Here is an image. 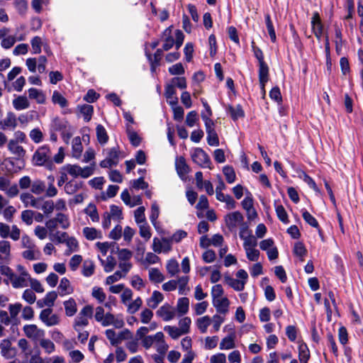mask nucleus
Here are the masks:
<instances>
[{
    "instance_id": "11",
    "label": "nucleus",
    "mask_w": 363,
    "mask_h": 363,
    "mask_svg": "<svg viewBox=\"0 0 363 363\" xmlns=\"http://www.w3.org/2000/svg\"><path fill=\"white\" fill-rule=\"evenodd\" d=\"M39 319L48 327L57 325L60 323V317L57 314H53L52 310L50 308L41 311Z\"/></svg>"
},
{
    "instance_id": "9",
    "label": "nucleus",
    "mask_w": 363,
    "mask_h": 363,
    "mask_svg": "<svg viewBox=\"0 0 363 363\" xmlns=\"http://www.w3.org/2000/svg\"><path fill=\"white\" fill-rule=\"evenodd\" d=\"M152 250L157 254L162 252L168 253L172 250V242L169 239L166 238L162 239L155 238L152 240Z\"/></svg>"
},
{
    "instance_id": "43",
    "label": "nucleus",
    "mask_w": 363,
    "mask_h": 363,
    "mask_svg": "<svg viewBox=\"0 0 363 363\" xmlns=\"http://www.w3.org/2000/svg\"><path fill=\"white\" fill-rule=\"evenodd\" d=\"M81 187L82 184L80 182H78L77 181L72 179L65 184L64 189L65 191L67 194H73L76 191H77Z\"/></svg>"
},
{
    "instance_id": "32",
    "label": "nucleus",
    "mask_w": 363,
    "mask_h": 363,
    "mask_svg": "<svg viewBox=\"0 0 363 363\" xmlns=\"http://www.w3.org/2000/svg\"><path fill=\"white\" fill-rule=\"evenodd\" d=\"M58 290L60 295L62 296L70 294L73 292V288L70 285L69 281L66 277H64L61 279L58 286Z\"/></svg>"
},
{
    "instance_id": "34",
    "label": "nucleus",
    "mask_w": 363,
    "mask_h": 363,
    "mask_svg": "<svg viewBox=\"0 0 363 363\" xmlns=\"http://www.w3.org/2000/svg\"><path fill=\"white\" fill-rule=\"evenodd\" d=\"M13 108L17 111H21L28 108L30 103L26 96H18L13 100Z\"/></svg>"
},
{
    "instance_id": "59",
    "label": "nucleus",
    "mask_w": 363,
    "mask_h": 363,
    "mask_svg": "<svg viewBox=\"0 0 363 363\" xmlns=\"http://www.w3.org/2000/svg\"><path fill=\"white\" fill-rule=\"evenodd\" d=\"M223 172L225 177V179L228 183L232 184L235 181L236 175L232 167L225 166L223 168Z\"/></svg>"
},
{
    "instance_id": "48",
    "label": "nucleus",
    "mask_w": 363,
    "mask_h": 363,
    "mask_svg": "<svg viewBox=\"0 0 363 363\" xmlns=\"http://www.w3.org/2000/svg\"><path fill=\"white\" fill-rule=\"evenodd\" d=\"M11 243L7 240H0V252L4 255L5 260L9 262L11 257Z\"/></svg>"
},
{
    "instance_id": "33",
    "label": "nucleus",
    "mask_w": 363,
    "mask_h": 363,
    "mask_svg": "<svg viewBox=\"0 0 363 363\" xmlns=\"http://www.w3.org/2000/svg\"><path fill=\"white\" fill-rule=\"evenodd\" d=\"M99 259L100 261L101 264L104 267V271L106 273L112 272L116 265V261L115 258L111 255L108 256L106 260L101 259L99 257Z\"/></svg>"
},
{
    "instance_id": "19",
    "label": "nucleus",
    "mask_w": 363,
    "mask_h": 363,
    "mask_svg": "<svg viewBox=\"0 0 363 363\" xmlns=\"http://www.w3.org/2000/svg\"><path fill=\"white\" fill-rule=\"evenodd\" d=\"M1 354L6 359H11L14 357L15 351L11 347V342L9 340H3L0 344Z\"/></svg>"
},
{
    "instance_id": "64",
    "label": "nucleus",
    "mask_w": 363,
    "mask_h": 363,
    "mask_svg": "<svg viewBox=\"0 0 363 363\" xmlns=\"http://www.w3.org/2000/svg\"><path fill=\"white\" fill-rule=\"evenodd\" d=\"M29 137L35 143H40L43 140V133L39 128L32 129L29 133Z\"/></svg>"
},
{
    "instance_id": "12",
    "label": "nucleus",
    "mask_w": 363,
    "mask_h": 363,
    "mask_svg": "<svg viewBox=\"0 0 363 363\" xmlns=\"http://www.w3.org/2000/svg\"><path fill=\"white\" fill-rule=\"evenodd\" d=\"M243 220L244 217L239 211L230 213L225 217V225L231 231L235 230L238 225H241Z\"/></svg>"
},
{
    "instance_id": "61",
    "label": "nucleus",
    "mask_w": 363,
    "mask_h": 363,
    "mask_svg": "<svg viewBox=\"0 0 363 363\" xmlns=\"http://www.w3.org/2000/svg\"><path fill=\"white\" fill-rule=\"evenodd\" d=\"M33 54H40L43 45L42 39L39 36L33 37L30 40Z\"/></svg>"
},
{
    "instance_id": "52",
    "label": "nucleus",
    "mask_w": 363,
    "mask_h": 363,
    "mask_svg": "<svg viewBox=\"0 0 363 363\" xmlns=\"http://www.w3.org/2000/svg\"><path fill=\"white\" fill-rule=\"evenodd\" d=\"M9 311L10 314V317L12 320H16L18 318V315L21 311L22 304L21 303H15L9 305Z\"/></svg>"
},
{
    "instance_id": "4",
    "label": "nucleus",
    "mask_w": 363,
    "mask_h": 363,
    "mask_svg": "<svg viewBox=\"0 0 363 363\" xmlns=\"http://www.w3.org/2000/svg\"><path fill=\"white\" fill-rule=\"evenodd\" d=\"M106 158L100 162L102 168H111L116 166L119 161L121 152L118 146L104 150Z\"/></svg>"
},
{
    "instance_id": "37",
    "label": "nucleus",
    "mask_w": 363,
    "mask_h": 363,
    "mask_svg": "<svg viewBox=\"0 0 363 363\" xmlns=\"http://www.w3.org/2000/svg\"><path fill=\"white\" fill-rule=\"evenodd\" d=\"M189 308V300L186 297H182L178 299L177 303V310L180 315L188 313Z\"/></svg>"
},
{
    "instance_id": "25",
    "label": "nucleus",
    "mask_w": 363,
    "mask_h": 363,
    "mask_svg": "<svg viewBox=\"0 0 363 363\" xmlns=\"http://www.w3.org/2000/svg\"><path fill=\"white\" fill-rule=\"evenodd\" d=\"M220 350H231L235 347V333H231L223 337L219 346Z\"/></svg>"
},
{
    "instance_id": "45",
    "label": "nucleus",
    "mask_w": 363,
    "mask_h": 363,
    "mask_svg": "<svg viewBox=\"0 0 363 363\" xmlns=\"http://www.w3.org/2000/svg\"><path fill=\"white\" fill-rule=\"evenodd\" d=\"M52 101L55 104H58L61 108L67 107V100L57 91H54L52 96Z\"/></svg>"
},
{
    "instance_id": "21",
    "label": "nucleus",
    "mask_w": 363,
    "mask_h": 363,
    "mask_svg": "<svg viewBox=\"0 0 363 363\" xmlns=\"http://www.w3.org/2000/svg\"><path fill=\"white\" fill-rule=\"evenodd\" d=\"M176 94H177L176 89L172 87V85H168L167 84L165 85V88H164V96L167 99V103L170 106L177 105L178 98Z\"/></svg>"
},
{
    "instance_id": "7",
    "label": "nucleus",
    "mask_w": 363,
    "mask_h": 363,
    "mask_svg": "<svg viewBox=\"0 0 363 363\" xmlns=\"http://www.w3.org/2000/svg\"><path fill=\"white\" fill-rule=\"evenodd\" d=\"M50 150L48 145L39 147L33 154V164L36 166L45 164L50 160Z\"/></svg>"
},
{
    "instance_id": "41",
    "label": "nucleus",
    "mask_w": 363,
    "mask_h": 363,
    "mask_svg": "<svg viewBox=\"0 0 363 363\" xmlns=\"http://www.w3.org/2000/svg\"><path fill=\"white\" fill-rule=\"evenodd\" d=\"M30 188L31 192L33 194L40 195L44 193L46 186L44 182L39 179H36L31 182Z\"/></svg>"
},
{
    "instance_id": "44",
    "label": "nucleus",
    "mask_w": 363,
    "mask_h": 363,
    "mask_svg": "<svg viewBox=\"0 0 363 363\" xmlns=\"http://www.w3.org/2000/svg\"><path fill=\"white\" fill-rule=\"evenodd\" d=\"M84 213L89 216L93 222L99 221V216L96 206L93 203H89L84 209Z\"/></svg>"
},
{
    "instance_id": "24",
    "label": "nucleus",
    "mask_w": 363,
    "mask_h": 363,
    "mask_svg": "<svg viewBox=\"0 0 363 363\" xmlns=\"http://www.w3.org/2000/svg\"><path fill=\"white\" fill-rule=\"evenodd\" d=\"M163 299L164 296L161 292L158 291H154L152 294V296L147 299V305L149 308L155 309L163 301Z\"/></svg>"
},
{
    "instance_id": "62",
    "label": "nucleus",
    "mask_w": 363,
    "mask_h": 363,
    "mask_svg": "<svg viewBox=\"0 0 363 363\" xmlns=\"http://www.w3.org/2000/svg\"><path fill=\"white\" fill-rule=\"evenodd\" d=\"M89 323L88 318L83 315H78L74 321V329L79 332Z\"/></svg>"
},
{
    "instance_id": "22",
    "label": "nucleus",
    "mask_w": 363,
    "mask_h": 363,
    "mask_svg": "<svg viewBox=\"0 0 363 363\" xmlns=\"http://www.w3.org/2000/svg\"><path fill=\"white\" fill-rule=\"evenodd\" d=\"M82 233L85 238L88 240L102 239L103 238L101 231L95 228L85 227L83 228Z\"/></svg>"
},
{
    "instance_id": "31",
    "label": "nucleus",
    "mask_w": 363,
    "mask_h": 363,
    "mask_svg": "<svg viewBox=\"0 0 363 363\" xmlns=\"http://www.w3.org/2000/svg\"><path fill=\"white\" fill-rule=\"evenodd\" d=\"M95 264L91 259H86L83 262L82 274L85 277H89L94 274Z\"/></svg>"
},
{
    "instance_id": "3",
    "label": "nucleus",
    "mask_w": 363,
    "mask_h": 363,
    "mask_svg": "<svg viewBox=\"0 0 363 363\" xmlns=\"http://www.w3.org/2000/svg\"><path fill=\"white\" fill-rule=\"evenodd\" d=\"M48 230H57L58 228L67 230L70 226V220L67 214L57 213L55 217L50 218L45 222Z\"/></svg>"
},
{
    "instance_id": "60",
    "label": "nucleus",
    "mask_w": 363,
    "mask_h": 363,
    "mask_svg": "<svg viewBox=\"0 0 363 363\" xmlns=\"http://www.w3.org/2000/svg\"><path fill=\"white\" fill-rule=\"evenodd\" d=\"M160 261V258L153 252H147L145 255V258L141 261L143 265L148 266L150 264H154Z\"/></svg>"
},
{
    "instance_id": "36",
    "label": "nucleus",
    "mask_w": 363,
    "mask_h": 363,
    "mask_svg": "<svg viewBox=\"0 0 363 363\" xmlns=\"http://www.w3.org/2000/svg\"><path fill=\"white\" fill-rule=\"evenodd\" d=\"M97 140L101 145H104L108 140V135L105 128L99 124L96 128Z\"/></svg>"
},
{
    "instance_id": "27",
    "label": "nucleus",
    "mask_w": 363,
    "mask_h": 363,
    "mask_svg": "<svg viewBox=\"0 0 363 363\" xmlns=\"http://www.w3.org/2000/svg\"><path fill=\"white\" fill-rule=\"evenodd\" d=\"M41 253L36 245L32 248H28L22 252V257L28 260H37L40 258Z\"/></svg>"
},
{
    "instance_id": "17",
    "label": "nucleus",
    "mask_w": 363,
    "mask_h": 363,
    "mask_svg": "<svg viewBox=\"0 0 363 363\" xmlns=\"http://www.w3.org/2000/svg\"><path fill=\"white\" fill-rule=\"evenodd\" d=\"M259 81L262 90L264 92L265 84L269 80V67L266 62L258 64Z\"/></svg>"
},
{
    "instance_id": "35",
    "label": "nucleus",
    "mask_w": 363,
    "mask_h": 363,
    "mask_svg": "<svg viewBox=\"0 0 363 363\" xmlns=\"http://www.w3.org/2000/svg\"><path fill=\"white\" fill-rule=\"evenodd\" d=\"M149 279L150 281L159 284L164 280V276L157 268L149 269Z\"/></svg>"
},
{
    "instance_id": "5",
    "label": "nucleus",
    "mask_w": 363,
    "mask_h": 363,
    "mask_svg": "<svg viewBox=\"0 0 363 363\" xmlns=\"http://www.w3.org/2000/svg\"><path fill=\"white\" fill-rule=\"evenodd\" d=\"M191 156L194 162L201 167L212 169L211 159L203 149L200 147L194 148L191 151Z\"/></svg>"
},
{
    "instance_id": "23",
    "label": "nucleus",
    "mask_w": 363,
    "mask_h": 363,
    "mask_svg": "<svg viewBox=\"0 0 363 363\" xmlns=\"http://www.w3.org/2000/svg\"><path fill=\"white\" fill-rule=\"evenodd\" d=\"M176 169L179 176L182 178L189 172V167L187 165L183 157H177L175 162Z\"/></svg>"
},
{
    "instance_id": "14",
    "label": "nucleus",
    "mask_w": 363,
    "mask_h": 363,
    "mask_svg": "<svg viewBox=\"0 0 363 363\" xmlns=\"http://www.w3.org/2000/svg\"><path fill=\"white\" fill-rule=\"evenodd\" d=\"M0 126L1 129L13 130L17 126V118L13 112H8L4 119L0 120Z\"/></svg>"
},
{
    "instance_id": "18",
    "label": "nucleus",
    "mask_w": 363,
    "mask_h": 363,
    "mask_svg": "<svg viewBox=\"0 0 363 363\" xmlns=\"http://www.w3.org/2000/svg\"><path fill=\"white\" fill-rule=\"evenodd\" d=\"M229 300L226 297H221L213 300V305L216 308L218 313L226 314L229 308Z\"/></svg>"
},
{
    "instance_id": "53",
    "label": "nucleus",
    "mask_w": 363,
    "mask_h": 363,
    "mask_svg": "<svg viewBox=\"0 0 363 363\" xmlns=\"http://www.w3.org/2000/svg\"><path fill=\"white\" fill-rule=\"evenodd\" d=\"M140 235L144 238L146 241L150 240L152 236L150 227L147 223H142L138 225Z\"/></svg>"
},
{
    "instance_id": "6",
    "label": "nucleus",
    "mask_w": 363,
    "mask_h": 363,
    "mask_svg": "<svg viewBox=\"0 0 363 363\" xmlns=\"http://www.w3.org/2000/svg\"><path fill=\"white\" fill-rule=\"evenodd\" d=\"M9 152L15 156L18 162V168L21 169L24 167V157L26 155L25 149L17 143L16 140H10L7 145Z\"/></svg>"
},
{
    "instance_id": "58",
    "label": "nucleus",
    "mask_w": 363,
    "mask_h": 363,
    "mask_svg": "<svg viewBox=\"0 0 363 363\" xmlns=\"http://www.w3.org/2000/svg\"><path fill=\"white\" fill-rule=\"evenodd\" d=\"M164 330L174 340L178 339L180 336L184 335L179 328L175 326L166 325L164 328Z\"/></svg>"
},
{
    "instance_id": "13",
    "label": "nucleus",
    "mask_w": 363,
    "mask_h": 363,
    "mask_svg": "<svg viewBox=\"0 0 363 363\" xmlns=\"http://www.w3.org/2000/svg\"><path fill=\"white\" fill-rule=\"evenodd\" d=\"M156 315L164 321L167 322L174 318L176 313L172 306L166 303L159 308L156 311Z\"/></svg>"
},
{
    "instance_id": "28",
    "label": "nucleus",
    "mask_w": 363,
    "mask_h": 363,
    "mask_svg": "<svg viewBox=\"0 0 363 363\" xmlns=\"http://www.w3.org/2000/svg\"><path fill=\"white\" fill-rule=\"evenodd\" d=\"M50 239L57 243H63L68 238V235L65 232H60L57 230H48Z\"/></svg>"
},
{
    "instance_id": "39",
    "label": "nucleus",
    "mask_w": 363,
    "mask_h": 363,
    "mask_svg": "<svg viewBox=\"0 0 363 363\" xmlns=\"http://www.w3.org/2000/svg\"><path fill=\"white\" fill-rule=\"evenodd\" d=\"M78 109L79 110L81 114L82 115L84 120L86 122H89L93 115L94 107L89 104H84L82 106H79Z\"/></svg>"
},
{
    "instance_id": "51",
    "label": "nucleus",
    "mask_w": 363,
    "mask_h": 363,
    "mask_svg": "<svg viewBox=\"0 0 363 363\" xmlns=\"http://www.w3.org/2000/svg\"><path fill=\"white\" fill-rule=\"evenodd\" d=\"M143 304V301L140 297H138L133 301L127 303V311L130 314L135 313Z\"/></svg>"
},
{
    "instance_id": "46",
    "label": "nucleus",
    "mask_w": 363,
    "mask_h": 363,
    "mask_svg": "<svg viewBox=\"0 0 363 363\" xmlns=\"http://www.w3.org/2000/svg\"><path fill=\"white\" fill-rule=\"evenodd\" d=\"M228 112L230 113L231 118L236 121L239 118L244 116V111L240 105H237L236 106H229L228 108Z\"/></svg>"
},
{
    "instance_id": "42",
    "label": "nucleus",
    "mask_w": 363,
    "mask_h": 363,
    "mask_svg": "<svg viewBox=\"0 0 363 363\" xmlns=\"http://www.w3.org/2000/svg\"><path fill=\"white\" fill-rule=\"evenodd\" d=\"M64 306L66 315L68 316L74 315L77 311L76 301L72 298H70L68 301H65Z\"/></svg>"
},
{
    "instance_id": "55",
    "label": "nucleus",
    "mask_w": 363,
    "mask_h": 363,
    "mask_svg": "<svg viewBox=\"0 0 363 363\" xmlns=\"http://www.w3.org/2000/svg\"><path fill=\"white\" fill-rule=\"evenodd\" d=\"M83 147L79 137H75L72 140V153L75 157H79L82 152Z\"/></svg>"
},
{
    "instance_id": "57",
    "label": "nucleus",
    "mask_w": 363,
    "mask_h": 363,
    "mask_svg": "<svg viewBox=\"0 0 363 363\" xmlns=\"http://www.w3.org/2000/svg\"><path fill=\"white\" fill-rule=\"evenodd\" d=\"M145 211V209L144 206H140L135 211L134 217L138 225L147 223Z\"/></svg>"
},
{
    "instance_id": "63",
    "label": "nucleus",
    "mask_w": 363,
    "mask_h": 363,
    "mask_svg": "<svg viewBox=\"0 0 363 363\" xmlns=\"http://www.w3.org/2000/svg\"><path fill=\"white\" fill-rule=\"evenodd\" d=\"M191 320L189 317H184L179 321V328L184 333V335L189 333Z\"/></svg>"
},
{
    "instance_id": "10",
    "label": "nucleus",
    "mask_w": 363,
    "mask_h": 363,
    "mask_svg": "<svg viewBox=\"0 0 363 363\" xmlns=\"http://www.w3.org/2000/svg\"><path fill=\"white\" fill-rule=\"evenodd\" d=\"M0 191H4L9 198H13L19 193L17 185H11V180L4 176L0 177Z\"/></svg>"
},
{
    "instance_id": "47",
    "label": "nucleus",
    "mask_w": 363,
    "mask_h": 363,
    "mask_svg": "<svg viewBox=\"0 0 363 363\" xmlns=\"http://www.w3.org/2000/svg\"><path fill=\"white\" fill-rule=\"evenodd\" d=\"M335 37L336 52L338 55H340L342 49L343 40L341 30L337 26L335 28Z\"/></svg>"
},
{
    "instance_id": "50",
    "label": "nucleus",
    "mask_w": 363,
    "mask_h": 363,
    "mask_svg": "<svg viewBox=\"0 0 363 363\" xmlns=\"http://www.w3.org/2000/svg\"><path fill=\"white\" fill-rule=\"evenodd\" d=\"M40 345L48 354H51L55 350V344L49 339H45V337L39 341Z\"/></svg>"
},
{
    "instance_id": "54",
    "label": "nucleus",
    "mask_w": 363,
    "mask_h": 363,
    "mask_svg": "<svg viewBox=\"0 0 363 363\" xmlns=\"http://www.w3.org/2000/svg\"><path fill=\"white\" fill-rule=\"evenodd\" d=\"M276 213L279 219L284 223L287 224L289 223L288 214L282 205L275 206Z\"/></svg>"
},
{
    "instance_id": "15",
    "label": "nucleus",
    "mask_w": 363,
    "mask_h": 363,
    "mask_svg": "<svg viewBox=\"0 0 363 363\" xmlns=\"http://www.w3.org/2000/svg\"><path fill=\"white\" fill-rule=\"evenodd\" d=\"M30 277L14 273L9 281L14 289L25 288L28 286Z\"/></svg>"
},
{
    "instance_id": "26",
    "label": "nucleus",
    "mask_w": 363,
    "mask_h": 363,
    "mask_svg": "<svg viewBox=\"0 0 363 363\" xmlns=\"http://www.w3.org/2000/svg\"><path fill=\"white\" fill-rule=\"evenodd\" d=\"M36 208L42 210L46 216H48L51 214L55 209L54 202L52 200L45 201L43 198H40V202L38 203Z\"/></svg>"
},
{
    "instance_id": "2",
    "label": "nucleus",
    "mask_w": 363,
    "mask_h": 363,
    "mask_svg": "<svg viewBox=\"0 0 363 363\" xmlns=\"http://www.w3.org/2000/svg\"><path fill=\"white\" fill-rule=\"evenodd\" d=\"M248 279V274L245 269H239L236 273V279L230 276L225 277V282L235 291H241Z\"/></svg>"
},
{
    "instance_id": "56",
    "label": "nucleus",
    "mask_w": 363,
    "mask_h": 363,
    "mask_svg": "<svg viewBox=\"0 0 363 363\" xmlns=\"http://www.w3.org/2000/svg\"><path fill=\"white\" fill-rule=\"evenodd\" d=\"M168 85H172V87H178L180 89H184L186 87V81L184 77H177L171 79Z\"/></svg>"
},
{
    "instance_id": "1",
    "label": "nucleus",
    "mask_w": 363,
    "mask_h": 363,
    "mask_svg": "<svg viewBox=\"0 0 363 363\" xmlns=\"http://www.w3.org/2000/svg\"><path fill=\"white\" fill-rule=\"evenodd\" d=\"M50 130L54 132H60L62 140L67 144L69 143L74 133V128L69 122L66 119L59 117L52 119L50 124Z\"/></svg>"
},
{
    "instance_id": "38",
    "label": "nucleus",
    "mask_w": 363,
    "mask_h": 363,
    "mask_svg": "<svg viewBox=\"0 0 363 363\" xmlns=\"http://www.w3.org/2000/svg\"><path fill=\"white\" fill-rule=\"evenodd\" d=\"M211 323V319L208 315H205L197 319L196 324L201 333L207 332L208 327Z\"/></svg>"
},
{
    "instance_id": "20",
    "label": "nucleus",
    "mask_w": 363,
    "mask_h": 363,
    "mask_svg": "<svg viewBox=\"0 0 363 363\" xmlns=\"http://www.w3.org/2000/svg\"><path fill=\"white\" fill-rule=\"evenodd\" d=\"M20 199L26 208L31 206L36 208L38 203L40 202V198H35L30 193L21 194Z\"/></svg>"
},
{
    "instance_id": "16",
    "label": "nucleus",
    "mask_w": 363,
    "mask_h": 363,
    "mask_svg": "<svg viewBox=\"0 0 363 363\" xmlns=\"http://www.w3.org/2000/svg\"><path fill=\"white\" fill-rule=\"evenodd\" d=\"M163 41L162 49L164 51L170 50L174 45V39L172 34V29L170 28H166L162 35Z\"/></svg>"
},
{
    "instance_id": "40",
    "label": "nucleus",
    "mask_w": 363,
    "mask_h": 363,
    "mask_svg": "<svg viewBox=\"0 0 363 363\" xmlns=\"http://www.w3.org/2000/svg\"><path fill=\"white\" fill-rule=\"evenodd\" d=\"M126 131L130 143L134 147L139 146L141 143V138L138 135V133L133 129L130 125H127Z\"/></svg>"
},
{
    "instance_id": "29",
    "label": "nucleus",
    "mask_w": 363,
    "mask_h": 363,
    "mask_svg": "<svg viewBox=\"0 0 363 363\" xmlns=\"http://www.w3.org/2000/svg\"><path fill=\"white\" fill-rule=\"evenodd\" d=\"M29 98L35 99L38 104H43L45 103V96L43 91L35 88H30L28 89Z\"/></svg>"
},
{
    "instance_id": "8",
    "label": "nucleus",
    "mask_w": 363,
    "mask_h": 363,
    "mask_svg": "<svg viewBox=\"0 0 363 363\" xmlns=\"http://www.w3.org/2000/svg\"><path fill=\"white\" fill-rule=\"evenodd\" d=\"M23 330L28 338L35 342L40 341V339L45 336V330L39 328L35 324L25 325Z\"/></svg>"
},
{
    "instance_id": "30",
    "label": "nucleus",
    "mask_w": 363,
    "mask_h": 363,
    "mask_svg": "<svg viewBox=\"0 0 363 363\" xmlns=\"http://www.w3.org/2000/svg\"><path fill=\"white\" fill-rule=\"evenodd\" d=\"M298 359L300 363H308L310 359V351L306 343H301L298 345Z\"/></svg>"
},
{
    "instance_id": "49",
    "label": "nucleus",
    "mask_w": 363,
    "mask_h": 363,
    "mask_svg": "<svg viewBox=\"0 0 363 363\" xmlns=\"http://www.w3.org/2000/svg\"><path fill=\"white\" fill-rule=\"evenodd\" d=\"M302 216L304 220L311 226L318 228V222L306 209L301 210Z\"/></svg>"
}]
</instances>
